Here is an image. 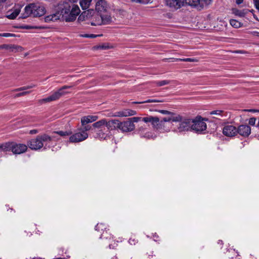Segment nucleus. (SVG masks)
Instances as JSON below:
<instances>
[{
  "label": "nucleus",
  "mask_w": 259,
  "mask_h": 259,
  "mask_svg": "<svg viewBox=\"0 0 259 259\" xmlns=\"http://www.w3.org/2000/svg\"><path fill=\"white\" fill-rule=\"evenodd\" d=\"M106 123L107 120L106 119H102L94 123L92 125L95 128L94 130H101L106 127Z\"/></svg>",
  "instance_id": "19"
},
{
  "label": "nucleus",
  "mask_w": 259,
  "mask_h": 259,
  "mask_svg": "<svg viewBox=\"0 0 259 259\" xmlns=\"http://www.w3.org/2000/svg\"><path fill=\"white\" fill-rule=\"evenodd\" d=\"M92 25H95L96 24H93V23H92Z\"/></svg>",
  "instance_id": "60"
},
{
  "label": "nucleus",
  "mask_w": 259,
  "mask_h": 259,
  "mask_svg": "<svg viewBox=\"0 0 259 259\" xmlns=\"http://www.w3.org/2000/svg\"><path fill=\"white\" fill-rule=\"evenodd\" d=\"M128 242L131 244H135V241L134 239H132V238L130 239L129 240H128Z\"/></svg>",
  "instance_id": "54"
},
{
  "label": "nucleus",
  "mask_w": 259,
  "mask_h": 259,
  "mask_svg": "<svg viewBox=\"0 0 259 259\" xmlns=\"http://www.w3.org/2000/svg\"><path fill=\"white\" fill-rule=\"evenodd\" d=\"M26 28H27V29H30V28H36L37 27H31V26H27L26 27Z\"/></svg>",
  "instance_id": "56"
},
{
  "label": "nucleus",
  "mask_w": 259,
  "mask_h": 259,
  "mask_svg": "<svg viewBox=\"0 0 259 259\" xmlns=\"http://www.w3.org/2000/svg\"><path fill=\"white\" fill-rule=\"evenodd\" d=\"M38 131L37 130H32L29 132V134L31 135L36 134L38 133Z\"/></svg>",
  "instance_id": "52"
},
{
  "label": "nucleus",
  "mask_w": 259,
  "mask_h": 259,
  "mask_svg": "<svg viewBox=\"0 0 259 259\" xmlns=\"http://www.w3.org/2000/svg\"><path fill=\"white\" fill-rule=\"evenodd\" d=\"M164 122L162 120H159V123H158V125L157 127V130H164Z\"/></svg>",
  "instance_id": "42"
},
{
  "label": "nucleus",
  "mask_w": 259,
  "mask_h": 259,
  "mask_svg": "<svg viewBox=\"0 0 259 259\" xmlns=\"http://www.w3.org/2000/svg\"><path fill=\"white\" fill-rule=\"evenodd\" d=\"M92 0H81L80 5L82 10H87L89 8Z\"/></svg>",
  "instance_id": "24"
},
{
  "label": "nucleus",
  "mask_w": 259,
  "mask_h": 259,
  "mask_svg": "<svg viewBox=\"0 0 259 259\" xmlns=\"http://www.w3.org/2000/svg\"><path fill=\"white\" fill-rule=\"evenodd\" d=\"M244 111H246V112H253V113L256 112H259V110H255V109H245Z\"/></svg>",
  "instance_id": "48"
},
{
  "label": "nucleus",
  "mask_w": 259,
  "mask_h": 259,
  "mask_svg": "<svg viewBox=\"0 0 259 259\" xmlns=\"http://www.w3.org/2000/svg\"><path fill=\"white\" fill-rule=\"evenodd\" d=\"M233 14L240 17H243L247 13V10H239L237 9H233L232 10Z\"/></svg>",
  "instance_id": "25"
},
{
  "label": "nucleus",
  "mask_w": 259,
  "mask_h": 259,
  "mask_svg": "<svg viewBox=\"0 0 259 259\" xmlns=\"http://www.w3.org/2000/svg\"><path fill=\"white\" fill-rule=\"evenodd\" d=\"M243 2V0H236V3L238 5H240L242 4Z\"/></svg>",
  "instance_id": "55"
},
{
  "label": "nucleus",
  "mask_w": 259,
  "mask_h": 259,
  "mask_svg": "<svg viewBox=\"0 0 259 259\" xmlns=\"http://www.w3.org/2000/svg\"><path fill=\"white\" fill-rule=\"evenodd\" d=\"M0 36L3 37H12L15 36V34L10 33H0Z\"/></svg>",
  "instance_id": "43"
},
{
  "label": "nucleus",
  "mask_w": 259,
  "mask_h": 259,
  "mask_svg": "<svg viewBox=\"0 0 259 259\" xmlns=\"http://www.w3.org/2000/svg\"><path fill=\"white\" fill-rule=\"evenodd\" d=\"M255 7L259 11V0H253Z\"/></svg>",
  "instance_id": "47"
},
{
  "label": "nucleus",
  "mask_w": 259,
  "mask_h": 259,
  "mask_svg": "<svg viewBox=\"0 0 259 259\" xmlns=\"http://www.w3.org/2000/svg\"><path fill=\"white\" fill-rule=\"evenodd\" d=\"M141 119V117H133L128 118L123 121H119L118 130L123 133L131 132L135 128L134 123L139 122Z\"/></svg>",
  "instance_id": "5"
},
{
  "label": "nucleus",
  "mask_w": 259,
  "mask_h": 259,
  "mask_svg": "<svg viewBox=\"0 0 259 259\" xmlns=\"http://www.w3.org/2000/svg\"><path fill=\"white\" fill-rule=\"evenodd\" d=\"M100 18L101 19V23H98L97 24L101 25V24H109L112 22V18L111 16L109 15L105 14V15H101Z\"/></svg>",
  "instance_id": "21"
},
{
  "label": "nucleus",
  "mask_w": 259,
  "mask_h": 259,
  "mask_svg": "<svg viewBox=\"0 0 259 259\" xmlns=\"http://www.w3.org/2000/svg\"><path fill=\"white\" fill-rule=\"evenodd\" d=\"M7 0H0V2H2V3H5L7 1Z\"/></svg>",
  "instance_id": "57"
},
{
  "label": "nucleus",
  "mask_w": 259,
  "mask_h": 259,
  "mask_svg": "<svg viewBox=\"0 0 259 259\" xmlns=\"http://www.w3.org/2000/svg\"><path fill=\"white\" fill-rule=\"evenodd\" d=\"M107 4L105 0H100L96 2V9L98 12H102L106 11Z\"/></svg>",
  "instance_id": "16"
},
{
  "label": "nucleus",
  "mask_w": 259,
  "mask_h": 259,
  "mask_svg": "<svg viewBox=\"0 0 259 259\" xmlns=\"http://www.w3.org/2000/svg\"><path fill=\"white\" fill-rule=\"evenodd\" d=\"M132 1L133 2H137V3L147 4L149 2L150 0H132Z\"/></svg>",
  "instance_id": "46"
},
{
  "label": "nucleus",
  "mask_w": 259,
  "mask_h": 259,
  "mask_svg": "<svg viewBox=\"0 0 259 259\" xmlns=\"http://www.w3.org/2000/svg\"><path fill=\"white\" fill-rule=\"evenodd\" d=\"M95 137L100 140H105L110 136V132L106 127L101 130H94Z\"/></svg>",
  "instance_id": "10"
},
{
  "label": "nucleus",
  "mask_w": 259,
  "mask_h": 259,
  "mask_svg": "<svg viewBox=\"0 0 259 259\" xmlns=\"http://www.w3.org/2000/svg\"><path fill=\"white\" fill-rule=\"evenodd\" d=\"M30 92H29V91H25V92H21V93H19L15 95V97H20V96H25L26 95H27V94H29Z\"/></svg>",
  "instance_id": "45"
},
{
  "label": "nucleus",
  "mask_w": 259,
  "mask_h": 259,
  "mask_svg": "<svg viewBox=\"0 0 259 259\" xmlns=\"http://www.w3.org/2000/svg\"><path fill=\"white\" fill-rule=\"evenodd\" d=\"M80 12L79 7L72 3L63 2L58 5V14L61 19L66 22L74 21Z\"/></svg>",
  "instance_id": "1"
},
{
  "label": "nucleus",
  "mask_w": 259,
  "mask_h": 259,
  "mask_svg": "<svg viewBox=\"0 0 259 259\" xmlns=\"http://www.w3.org/2000/svg\"><path fill=\"white\" fill-rule=\"evenodd\" d=\"M169 81L168 80H164L161 81H158L156 82L157 86L161 87L169 84Z\"/></svg>",
  "instance_id": "33"
},
{
  "label": "nucleus",
  "mask_w": 259,
  "mask_h": 259,
  "mask_svg": "<svg viewBox=\"0 0 259 259\" xmlns=\"http://www.w3.org/2000/svg\"><path fill=\"white\" fill-rule=\"evenodd\" d=\"M180 115L177 114L176 113L171 114V115H169L167 117H165L162 118L161 119L164 123L165 122H177V121H179L180 119Z\"/></svg>",
  "instance_id": "18"
},
{
  "label": "nucleus",
  "mask_w": 259,
  "mask_h": 259,
  "mask_svg": "<svg viewBox=\"0 0 259 259\" xmlns=\"http://www.w3.org/2000/svg\"><path fill=\"white\" fill-rule=\"evenodd\" d=\"M71 86L64 85L62 88H60L58 91L55 92L50 96L42 99L39 101V102L41 104L44 103L51 102L52 101H56L59 99L62 96L68 94L69 92L66 90L71 88Z\"/></svg>",
  "instance_id": "6"
},
{
  "label": "nucleus",
  "mask_w": 259,
  "mask_h": 259,
  "mask_svg": "<svg viewBox=\"0 0 259 259\" xmlns=\"http://www.w3.org/2000/svg\"><path fill=\"white\" fill-rule=\"evenodd\" d=\"M141 138H144L146 139H150L152 138V136L150 132H144V133L142 134V135H140Z\"/></svg>",
  "instance_id": "37"
},
{
  "label": "nucleus",
  "mask_w": 259,
  "mask_h": 259,
  "mask_svg": "<svg viewBox=\"0 0 259 259\" xmlns=\"http://www.w3.org/2000/svg\"><path fill=\"white\" fill-rule=\"evenodd\" d=\"M162 101L161 100H157V99H149L147 100H145L142 102H134L133 104H143V103H153V102H162Z\"/></svg>",
  "instance_id": "29"
},
{
  "label": "nucleus",
  "mask_w": 259,
  "mask_h": 259,
  "mask_svg": "<svg viewBox=\"0 0 259 259\" xmlns=\"http://www.w3.org/2000/svg\"><path fill=\"white\" fill-rule=\"evenodd\" d=\"M166 3L170 7L178 9L184 5L185 0H166Z\"/></svg>",
  "instance_id": "14"
},
{
  "label": "nucleus",
  "mask_w": 259,
  "mask_h": 259,
  "mask_svg": "<svg viewBox=\"0 0 259 259\" xmlns=\"http://www.w3.org/2000/svg\"><path fill=\"white\" fill-rule=\"evenodd\" d=\"M212 0H201L199 6L200 7H203L204 6L208 5L210 4Z\"/></svg>",
  "instance_id": "36"
},
{
  "label": "nucleus",
  "mask_w": 259,
  "mask_h": 259,
  "mask_svg": "<svg viewBox=\"0 0 259 259\" xmlns=\"http://www.w3.org/2000/svg\"><path fill=\"white\" fill-rule=\"evenodd\" d=\"M177 61H183V62H194L195 59L193 58H179L176 59Z\"/></svg>",
  "instance_id": "39"
},
{
  "label": "nucleus",
  "mask_w": 259,
  "mask_h": 259,
  "mask_svg": "<svg viewBox=\"0 0 259 259\" xmlns=\"http://www.w3.org/2000/svg\"><path fill=\"white\" fill-rule=\"evenodd\" d=\"M53 138L46 134L39 135L35 138L32 139L27 142V148L29 147L33 150H38L43 147L46 149L47 143L52 141Z\"/></svg>",
  "instance_id": "2"
},
{
  "label": "nucleus",
  "mask_w": 259,
  "mask_h": 259,
  "mask_svg": "<svg viewBox=\"0 0 259 259\" xmlns=\"http://www.w3.org/2000/svg\"><path fill=\"white\" fill-rule=\"evenodd\" d=\"M224 112L222 110H213L210 112L209 114L210 115H217L221 116H223Z\"/></svg>",
  "instance_id": "34"
},
{
  "label": "nucleus",
  "mask_w": 259,
  "mask_h": 259,
  "mask_svg": "<svg viewBox=\"0 0 259 259\" xmlns=\"http://www.w3.org/2000/svg\"><path fill=\"white\" fill-rule=\"evenodd\" d=\"M54 133L59 135V136L62 137H66L67 136H70L72 134V132L71 131H55Z\"/></svg>",
  "instance_id": "26"
},
{
  "label": "nucleus",
  "mask_w": 259,
  "mask_h": 259,
  "mask_svg": "<svg viewBox=\"0 0 259 259\" xmlns=\"http://www.w3.org/2000/svg\"><path fill=\"white\" fill-rule=\"evenodd\" d=\"M201 2V0H185V3L193 7L199 6Z\"/></svg>",
  "instance_id": "27"
},
{
  "label": "nucleus",
  "mask_w": 259,
  "mask_h": 259,
  "mask_svg": "<svg viewBox=\"0 0 259 259\" xmlns=\"http://www.w3.org/2000/svg\"><path fill=\"white\" fill-rule=\"evenodd\" d=\"M91 126L90 125H84L83 130L82 131H85L86 132L88 131L91 130Z\"/></svg>",
  "instance_id": "51"
},
{
  "label": "nucleus",
  "mask_w": 259,
  "mask_h": 259,
  "mask_svg": "<svg viewBox=\"0 0 259 259\" xmlns=\"http://www.w3.org/2000/svg\"><path fill=\"white\" fill-rule=\"evenodd\" d=\"M20 12V10L19 9H16L12 12L10 11L7 13L6 17L9 19H14L19 15Z\"/></svg>",
  "instance_id": "23"
},
{
  "label": "nucleus",
  "mask_w": 259,
  "mask_h": 259,
  "mask_svg": "<svg viewBox=\"0 0 259 259\" xmlns=\"http://www.w3.org/2000/svg\"><path fill=\"white\" fill-rule=\"evenodd\" d=\"M223 134L227 137H234L237 134V128L233 125H226L223 128Z\"/></svg>",
  "instance_id": "11"
},
{
  "label": "nucleus",
  "mask_w": 259,
  "mask_h": 259,
  "mask_svg": "<svg viewBox=\"0 0 259 259\" xmlns=\"http://www.w3.org/2000/svg\"><path fill=\"white\" fill-rule=\"evenodd\" d=\"M146 130V128L145 125H141L139 126L137 130V132L138 134H139L140 136L142 135V134L144 133L145 131Z\"/></svg>",
  "instance_id": "32"
},
{
  "label": "nucleus",
  "mask_w": 259,
  "mask_h": 259,
  "mask_svg": "<svg viewBox=\"0 0 259 259\" xmlns=\"http://www.w3.org/2000/svg\"><path fill=\"white\" fill-rule=\"evenodd\" d=\"M101 35H96L94 34H85L83 35V37H87V38H95L98 36H100Z\"/></svg>",
  "instance_id": "41"
},
{
  "label": "nucleus",
  "mask_w": 259,
  "mask_h": 259,
  "mask_svg": "<svg viewBox=\"0 0 259 259\" xmlns=\"http://www.w3.org/2000/svg\"><path fill=\"white\" fill-rule=\"evenodd\" d=\"M192 120L193 121L192 123V130L197 132H200L206 129V124L201 117H197Z\"/></svg>",
  "instance_id": "8"
},
{
  "label": "nucleus",
  "mask_w": 259,
  "mask_h": 259,
  "mask_svg": "<svg viewBox=\"0 0 259 259\" xmlns=\"http://www.w3.org/2000/svg\"><path fill=\"white\" fill-rule=\"evenodd\" d=\"M119 124V120L117 119H112L108 121L107 120V123L106 124V127L108 128V130L110 132L112 130H115L118 129Z\"/></svg>",
  "instance_id": "15"
},
{
  "label": "nucleus",
  "mask_w": 259,
  "mask_h": 259,
  "mask_svg": "<svg viewBox=\"0 0 259 259\" xmlns=\"http://www.w3.org/2000/svg\"><path fill=\"white\" fill-rule=\"evenodd\" d=\"M256 118L255 117H251L249 118L248 123L250 125L254 126L255 124Z\"/></svg>",
  "instance_id": "44"
},
{
  "label": "nucleus",
  "mask_w": 259,
  "mask_h": 259,
  "mask_svg": "<svg viewBox=\"0 0 259 259\" xmlns=\"http://www.w3.org/2000/svg\"><path fill=\"white\" fill-rule=\"evenodd\" d=\"M61 19V16L58 14V7H57V12L55 14L47 16L45 18V21L46 22L51 21H55L57 20Z\"/></svg>",
  "instance_id": "20"
},
{
  "label": "nucleus",
  "mask_w": 259,
  "mask_h": 259,
  "mask_svg": "<svg viewBox=\"0 0 259 259\" xmlns=\"http://www.w3.org/2000/svg\"><path fill=\"white\" fill-rule=\"evenodd\" d=\"M105 225L103 224H98L95 226V230L100 231H103L104 229H105Z\"/></svg>",
  "instance_id": "35"
},
{
  "label": "nucleus",
  "mask_w": 259,
  "mask_h": 259,
  "mask_svg": "<svg viewBox=\"0 0 259 259\" xmlns=\"http://www.w3.org/2000/svg\"><path fill=\"white\" fill-rule=\"evenodd\" d=\"M93 10L90 9L87 11L83 12L78 17V20L79 21H83L85 19L90 17L91 16V13Z\"/></svg>",
  "instance_id": "22"
},
{
  "label": "nucleus",
  "mask_w": 259,
  "mask_h": 259,
  "mask_svg": "<svg viewBox=\"0 0 259 259\" xmlns=\"http://www.w3.org/2000/svg\"><path fill=\"white\" fill-rule=\"evenodd\" d=\"M219 243H221V244H222V243H223V241H221V240H219Z\"/></svg>",
  "instance_id": "59"
},
{
  "label": "nucleus",
  "mask_w": 259,
  "mask_h": 259,
  "mask_svg": "<svg viewBox=\"0 0 259 259\" xmlns=\"http://www.w3.org/2000/svg\"><path fill=\"white\" fill-rule=\"evenodd\" d=\"M88 137V134L85 131H80L75 133L69 137V142L77 143L85 140Z\"/></svg>",
  "instance_id": "9"
},
{
  "label": "nucleus",
  "mask_w": 259,
  "mask_h": 259,
  "mask_svg": "<svg viewBox=\"0 0 259 259\" xmlns=\"http://www.w3.org/2000/svg\"><path fill=\"white\" fill-rule=\"evenodd\" d=\"M251 133L250 127L246 124H241L237 127V134L241 136L247 137Z\"/></svg>",
  "instance_id": "12"
},
{
  "label": "nucleus",
  "mask_w": 259,
  "mask_h": 259,
  "mask_svg": "<svg viewBox=\"0 0 259 259\" xmlns=\"http://www.w3.org/2000/svg\"><path fill=\"white\" fill-rule=\"evenodd\" d=\"M249 33L254 35V36H258L259 37V32H257V31H251V32H249Z\"/></svg>",
  "instance_id": "50"
},
{
  "label": "nucleus",
  "mask_w": 259,
  "mask_h": 259,
  "mask_svg": "<svg viewBox=\"0 0 259 259\" xmlns=\"http://www.w3.org/2000/svg\"><path fill=\"white\" fill-rule=\"evenodd\" d=\"M230 24L235 28H239L241 26V23L239 21L235 20V19H231L230 21Z\"/></svg>",
  "instance_id": "30"
},
{
  "label": "nucleus",
  "mask_w": 259,
  "mask_h": 259,
  "mask_svg": "<svg viewBox=\"0 0 259 259\" xmlns=\"http://www.w3.org/2000/svg\"><path fill=\"white\" fill-rule=\"evenodd\" d=\"M27 145L15 142H7L0 144V150L3 151H12L14 154H21L27 150Z\"/></svg>",
  "instance_id": "3"
},
{
  "label": "nucleus",
  "mask_w": 259,
  "mask_h": 259,
  "mask_svg": "<svg viewBox=\"0 0 259 259\" xmlns=\"http://www.w3.org/2000/svg\"><path fill=\"white\" fill-rule=\"evenodd\" d=\"M137 114L136 111L131 109H124L116 112L112 115L113 117H127L135 115Z\"/></svg>",
  "instance_id": "13"
},
{
  "label": "nucleus",
  "mask_w": 259,
  "mask_h": 259,
  "mask_svg": "<svg viewBox=\"0 0 259 259\" xmlns=\"http://www.w3.org/2000/svg\"><path fill=\"white\" fill-rule=\"evenodd\" d=\"M33 259H36V258L35 257H34Z\"/></svg>",
  "instance_id": "61"
},
{
  "label": "nucleus",
  "mask_w": 259,
  "mask_h": 259,
  "mask_svg": "<svg viewBox=\"0 0 259 259\" xmlns=\"http://www.w3.org/2000/svg\"><path fill=\"white\" fill-rule=\"evenodd\" d=\"M35 85H28V86H25L23 87L19 88L15 90L16 91H24L28 89H31L33 87H34Z\"/></svg>",
  "instance_id": "38"
},
{
  "label": "nucleus",
  "mask_w": 259,
  "mask_h": 259,
  "mask_svg": "<svg viewBox=\"0 0 259 259\" xmlns=\"http://www.w3.org/2000/svg\"><path fill=\"white\" fill-rule=\"evenodd\" d=\"M158 112L162 114L168 115H171V114L175 113L174 112H170V111H169L166 110H158Z\"/></svg>",
  "instance_id": "40"
},
{
  "label": "nucleus",
  "mask_w": 259,
  "mask_h": 259,
  "mask_svg": "<svg viewBox=\"0 0 259 259\" xmlns=\"http://www.w3.org/2000/svg\"><path fill=\"white\" fill-rule=\"evenodd\" d=\"M46 10L44 6L39 4H30L24 8V13L22 18H26L30 16L33 17H40L45 14Z\"/></svg>",
  "instance_id": "4"
},
{
  "label": "nucleus",
  "mask_w": 259,
  "mask_h": 259,
  "mask_svg": "<svg viewBox=\"0 0 259 259\" xmlns=\"http://www.w3.org/2000/svg\"><path fill=\"white\" fill-rule=\"evenodd\" d=\"M9 48H11L8 45H3L0 46V49H8Z\"/></svg>",
  "instance_id": "49"
},
{
  "label": "nucleus",
  "mask_w": 259,
  "mask_h": 259,
  "mask_svg": "<svg viewBox=\"0 0 259 259\" xmlns=\"http://www.w3.org/2000/svg\"><path fill=\"white\" fill-rule=\"evenodd\" d=\"M98 119V116L94 115H88L83 116L81 118V123L82 126L88 123L95 121Z\"/></svg>",
  "instance_id": "17"
},
{
  "label": "nucleus",
  "mask_w": 259,
  "mask_h": 259,
  "mask_svg": "<svg viewBox=\"0 0 259 259\" xmlns=\"http://www.w3.org/2000/svg\"><path fill=\"white\" fill-rule=\"evenodd\" d=\"M98 49H102V50H105L108 48V47L104 45L99 46L98 47Z\"/></svg>",
  "instance_id": "53"
},
{
  "label": "nucleus",
  "mask_w": 259,
  "mask_h": 259,
  "mask_svg": "<svg viewBox=\"0 0 259 259\" xmlns=\"http://www.w3.org/2000/svg\"><path fill=\"white\" fill-rule=\"evenodd\" d=\"M180 119L177 122H179L178 129L180 132L188 131L192 130V123L193 121L191 119L184 117L180 115Z\"/></svg>",
  "instance_id": "7"
},
{
  "label": "nucleus",
  "mask_w": 259,
  "mask_h": 259,
  "mask_svg": "<svg viewBox=\"0 0 259 259\" xmlns=\"http://www.w3.org/2000/svg\"><path fill=\"white\" fill-rule=\"evenodd\" d=\"M154 119V116H148L144 117H141V120H142L145 123H150L151 124L153 123V121Z\"/></svg>",
  "instance_id": "28"
},
{
  "label": "nucleus",
  "mask_w": 259,
  "mask_h": 259,
  "mask_svg": "<svg viewBox=\"0 0 259 259\" xmlns=\"http://www.w3.org/2000/svg\"><path fill=\"white\" fill-rule=\"evenodd\" d=\"M104 232H103V233L101 235V236L100 237V238H102L104 237Z\"/></svg>",
  "instance_id": "58"
},
{
  "label": "nucleus",
  "mask_w": 259,
  "mask_h": 259,
  "mask_svg": "<svg viewBox=\"0 0 259 259\" xmlns=\"http://www.w3.org/2000/svg\"><path fill=\"white\" fill-rule=\"evenodd\" d=\"M159 118L158 117H154V119L152 123V125L154 128L157 130L158 123H159Z\"/></svg>",
  "instance_id": "31"
}]
</instances>
